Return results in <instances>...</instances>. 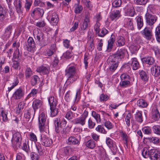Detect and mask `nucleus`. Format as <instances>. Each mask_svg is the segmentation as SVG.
Masks as SVG:
<instances>
[{
  "instance_id": "nucleus-57",
  "label": "nucleus",
  "mask_w": 160,
  "mask_h": 160,
  "mask_svg": "<svg viewBox=\"0 0 160 160\" xmlns=\"http://www.w3.org/2000/svg\"><path fill=\"white\" fill-rule=\"evenodd\" d=\"M95 123L94 122L93 120L90 118L88 121V127L90 129L93 128L95 125Z\"/></svg>"
},
{
  "instance_id": "nucleus-54",
  "label": "nucleus",
  "mask_w": 160,
  "mask_h": 160,
  "mask_svg": "<svg viewBox=\"0 0 160 160\" xmlns=\"http://www.w3.org/2000/svg\"><path fill=\"white\" fill-rule=\"evenodd\" d=\"M83 9L82 7L79 5H76L75 9L74 12L76 14L80 13L82 11Z\"/></svg>"
},
{
  "instance_id": "nucleus-41",
  "label": "nucleus",
  "mask_w": 160,
  "mask_h": 160,
  "mask_svg": "<svg viewBox=\"0 0 160 160\" xmlns=\"http://www.w3.org/2000/svg\"><path fill=\"white\" fill-rule=\"evenodd\" d=\"M155 35L157 41L160 42V26H158L155 29Z\"/></svg>"
},
{
  "instance_id": "nucleus-22",
  "label": "nucleus",
  "mask_w": 160,
  "mask_h": 160,
  "mask_svg": "<svg viewBox=\"0 0 160 160\" xmlns=\"http://www.w3.org/2000/svg\"><path fill=\"white\" fill-rule=\"evenodd\" d=\"M129 63L130 64L134 70H136L140 67V65L137 59L136 58H132L129 61Z\"/></svg>"
},
{
  "instance_id": "nucleus-21",
  "label": "nucleus",
  "mask_w": 160,
  "mask_h": 160,
  "mask_svg": "<svg viewBox=\"0 0 160 160\" xmlns=\"http://www.w3.org/2000/svg\"><path fill=\"white\" fill-rule=\"evenodd\" d=\"M44 13L43 10L40 8H38L34 9L31 15L32 17L37 16L38 17H42Z\"/></svg>"
},
{
  "instance_id": "nucleus-37",
  "label": "nucleus",
  "mask_w": 160,
  "mask_h": 160,
  "mask_svg": "<svg viewBox=\"0 0 160 160\" xmlns=\"http://www.w3.org/2000/svg\"><path fill=\"white\" fill-rule=\"evenodd\" d=\"M125 20L126 22L125 23L126 27L130 29H132L133 28L132 20L130 18H127L125 19Z\"/></svg>"
},
{
  "instance_id": "nucleus-2",
  "label": "nucleus",
  "mask_w": 160,
  "mask_h": 160,
  "mask_svg": "<svg viewBox=\"0 0 160 160\" xmlns=\"http://www.w3.org/2000/svg\"><path fill=\"white\" fill-rule=\"evenodd\" d=\"M29 139L32 142H33L35 144V147L38 152L39 154L42 155L44 154L45 150L42 147L40 143L37 142V138L36 136L33 133L31 132L29 134Z\"/></svg>"
},
{
  "instance_id": "nucleus-1",
  "label": "nucleus",
  "mask_w": 160,
  "mask_h": 160,
  "mask_svg": "<svg viewBox=\"0 0 160 160\" xmlns=\"http://www.w3.org/2000/svg\"><path fill=\"white\" fill-rule=\"evenodd\" d=\"M66 75L68 78L66 83L67 85L72 84L78 78V76L76 74L75 68L74 67L71 66L69 68Z\"/></svg>"
},
{
  "instance_id": "nucleus-25",
  "label": "nucleus",
  "mask_w": 160,
  "mask_h": 160,
  "mask_svg": "<svg viewBox=\"0 0 160 160\" xmlns=\"http://www.w3.org/2000/svg\"><path fill=\"white\" fill-rule=\"evenodd\" d=\"M42 104V101L39 99H35L33 101L32 106L34 112L41 106Z\"/></svg>"
},
{
  "instance_id": "nucleus-56",
  "label": "nucleus",
  "mask_w": 160,
  "mask_h": 160,
  "mask_svg": "<svg viewBox=\"0 0 160 160\" xmlns=\"http://www.w3.org/2000/svg\"><path fill=\"white\" fill-rule=\"evenodd\" d=\"M72 55V52L71 50L70 51H67L63 54V57L67 59L71 58Z\"/></svg>"
},
{
  "instance_id": "nucleus-7",
  "label": "nucleus",
  "mask_w": 160,
  "mask_h": 160,
  "mask_svg": "<svg viewBox=\"0 0 160 160\" xmlns=\"http://www.w3.org/2000/svg\"><path fill=\"white\" fill-rule=\"evenodd\" d=\"M113 57L110 56L108 60L109 70L112 72H114L116 69L118 65L119 61L115 59Z\"/></svg>"
},
{
  "instance_id": "nucleus-24",
  "label": "nucleus",
  "mask_w": 160,
  "mask_h": 160,
  "mask_svg": "<svg viewBox=\"0 0 160 160\" xmlns=\"http://www.w3.org/2000/svg\"><path fill=\"white\" fill-rule=\"evenodd\" d=\"M152 147L147 146L144 147L142 152V155L143 157L145 158H147L150 157V149H152Z\"/></svg>"
},
{
  "instance_id": "nucleus-10",
  "label": "nucleus",
  "mask_w": 160,
  "mask_h": 160,
  "mask_svg": "<svg viewBox=\"0 0 160 160\" xmlns=\"http://www.w3.org/2000/svg\"><path fill=\"white\" fill-rule=\"evenodd\" d=\"M127 53V52L126 49L122 48L118 50L115 54L111 56L113 57L115 59L119 61L122 58H123Z\"/></svg>"
},
{
  "instance_id": "nucleus-19",
  "label": "nucleus",
  "mask_w": 160,
  "mask_h": 160,
  "mask_svg": "<svg viewBox=\"0 0 160 160\" xmlns=\"http://www.w3.org/2000/svg\"><path fill=\"white\" fill-rule=\"evenodd\" d=\"M13 4L16 7L17 12L19 15L21 14L22 13L21 0H14Z\"/></svg>"
},
{
  "instance_id": "nucleus-8",
  "label": "nucleus",
  "mask_w": 160,
  "mask_h": 160,
  "mask_svg": "<svg viewBox=\"0 0 160 160\" xmlns=\"http://www.w3.org/2000/svg\"><path fill=\"white\" fill-rule=\"evenodd\" d=\"M107 145L111 150L113 155H115L118 150L116 142L109 137H107L106 139Z\"/></svg>"
},
{
  "instance_id": "nucleus-23",
  "label": "nucleus",
  "mask_w": 160,
  "mask_h": 160,
  "mask_svg": "<svg viewBox=\"0 0 160 160\" xmlns=\"http://www.w3.org/2000/svg\"><path fill=\"white\" fill-rule=\"evenodd\" d=\"M142 61L143 63L151 66L153 64L155 61L154 58L152 57H145L142 59Z\"/></svg>"
},
{
  "instance_id": "nucleus-39",
  "label": "nucleus",
  "mask_w": 160,
  "mask_h": 160,
  "mask_svg": "<svg viewBox=\"0 0 160 160\" xmlns=\"http://www.w3.org/2000/svg\"><path fill=\"white\" fill-rule=\"evenodd\" d=\"M117 42V43L116 44L117 46L120 47L124 45L125 41L123 37L120 36L118 38Z\"/></svg>"
},
{
  "instance_id": "nucleus-15",
  "label": "nucleus",
  "mask_w": 160,
  "mask_h": 160,
  "mask_svg": "<svg viewBox=\"0 0 160 160\" xmlns=\"http://www.w3.org/2000/svg\"><path fill=\"white\" fill-rule=\"evenodd\" d=\"M90 15L89 13L85 15V18L81 25V28L82 30H85L90 25Z\"/></svg>"
},
{
  "instance_id": "nucleus-12",
  "label": "nucleus",
  "mask_w": 160,
  "mask_h": 160,
  "mask_svg": "<svg viewBox=\"0 0 160 160\" xmlns=\"http://www.w3.org/2000/svg\"><path fill=\"white\" fill-rule=\"evenodd\" d=\"M41 142L42 145L46 147H49L52 143V139L45 135H42Z\"/></svg>"
},
{
  "instance_id": "nucleus-33",
  "label": "nucleus",
  "mask_w": 160,
  "mask_h": 160,
  "mask_svg": "<svg viewBox=\"0 0 160 160\" xmlns=\"http://www.w3.org/2000/svg\"><path fill=\"white\" fill-rule=\"evenodd\" d=\"M137 104L139 107L143 108L147 107L148 105L147 102L143 99H139L138 100Z\"/></svg>"
},
{
  "instance_id": "nucleus-4",
  "label": "nucleus",
  "mask_w": 160,
  "mask_h": 160,
  "mask_svg": "<svg viewBox=\"0 0 160 160\" xmlns=\"http://www.w3.org/2000/svg\"><path fill=\"white\" fill-rule=\"evenodd\" d=\"M88 111L85 110L83 113L80 117L77 118L73 120L74 124L84 126L86 123V120L88 116Z\"/></svg>"
},
{
  "instance_id": "nucleus-30",
  "label": "nucleus",
  "mask_w": 160,
  "mask_h": 160,
  "mask_svg": "<svg viewBox=\"0 0 160 160\" xmlns=\"http://www.w3.org/2000/svg\"><path fill=\"white\" fill-rule=\"evenodd\" d=\"M139 75L141 80L146 83L148 79V76L146 72L143 71H141L139 72Z\"/></svg>"
},
{
  "instance_id": "nucleus-17",
  "label": "nucleus",
  "mask_w": 160,
  "mask_h": 160,
  "mask_svg": "<svg viewBox=\"0 0 160 160\" xmlns=\"http://www.w3.org/2000/svg\"><path fill=\"white\" fill-rule=\"evenodd\" d=\"M151 74L155 77H158L160 75V67L156 64L150 68Z\"/></svg>"
},
{
  "instance_id": "nucleus-29",
  "label": "nucleus",
  "mask_w": 160,
  "mask_h": 160,
  "mask_svg": "<svg viewBox=\"0 0 160 160\" xmlns=\"http://www.w3.org/2000/svg\"><path fill=\"white\" fill-rule=\"evenodd\" d=\"M48 100L50 107L56 106L57 104V101L56 98L53 96H50L48 98Z\"/></svg>"
},
{
  "instance_id": "nucleus-38",
  "label": "nucleus",
  "mask_w": 160,
  "mask_h": 160,
  "mask_svg": "<svg viewBox=\"0 0 160 160\" xmlns=\"http://www.w3.org/2000/svg\"><path fill=\"white\" fill-rule=\"evenodd\" d=\"M56 106L50 107V115L52 117H54L56 116L58 113V110Z\"/></svg>"
},
{
  "instance_id": "nucleus-6",
  "label": "nucleus",
  "mask_w": 160,
  "mask_h": 160,
  "mask_svg": "<svg viewBox=\"0 0 160 160\" xmlns=\"http://www.w3.org/2000/svg\"><path fill=\"white\" fill-rule=\"evenodd\" d=\"M145 18L146 23L149 26L153 25L157 20V16L150 13L148 9L145 14Z\"/></svg>"
},
{
  "instance_id": "nucleus-51",
  "label": "nucleus",
  "mask_w": 160,
  "mask_h": 160,
  "mask_svg": "<svg viewBox=\"0 0 160 160\" xmlns=\"http://www.w3.org/2000/svg\"><path fill=\"white\" fill-rule=\"evenodd\" d=\"M81 91V90L80 88L77 89L75 97L73 101L74 103H77L79 101L80 99L79 95Z\"/></svg>"
},
{
  "instance_id": "nucleus-14",
  "label": "nucleus",
  "mask_w": 160,
  "mask_h": 160,
  "mask_svg": "<svg viewBox=\"0 0 160 160\" xmlns=\"http://www.w3.org/2000/svg\"><path fill=\"white\" fill-rule=\"evenodd\" d=\"M13 30V26L11 24L7 26L4 29V32L3 34L2 38L4 39H8L11 35Z\"/></svg>"
},
{
  "instance_id": "nucleus-61",
  "label": "nucleus",
  "mask_w": 160,
  "mask_h": 160,
  "mask_svg": "<svg viewBox=\"0 0 160 160\" xmlns=\"http://www.w3.org/2000/svg\"><path fill=\"white\" fill-rule=\"evenodd\" d=\"M108 30L105 28L102 29L101 32H100L98 34V36L103 37L106 34L108 33Z\"/></svg>"
},
{
  "instance_id": "nucleus-26",
  "label": "nucleus",
  "mask_w": 160,
  "mask_h": 160,
  "mask_svg": "<svg viewBox=\"0 0 160 160\" xmlns=\"http://www.w3.org/2000/svg\"><path fill=\"white\" fill-rule=\"evenodd\" d=\"M152 117L155 121H158L160 118V113L158 109L156 108L152 109Z\"/></svg>"
},
{
  "instance_id": "nucleus-45",
  "label": "nucleus",
  "mask_w": 160,
  "mask_h": 160,
  "mask_svg": "<svg viewBox=\"0 0 160 160\" xmlns=\"http://www.w3.org/2000/svg\"><path fill=\"white\" fill-rule=\"evenodd\" d=\"M32 71L29 68H27L25 72L26 78H29L33 74Z\"/></svg>"
},
{
  "instance_id": "nucleus-44",
  "label": "nucleus",
  "mask_w": 160,
  "mask_h": 160,
  "mask_svg": "<svg viewBox=\"0 0 160 160\" xmlns=\"http://www.w3.org/2000/svg\"><path fill=\"white\" fill-rule=\"evenodd\" d=\"M39 78L37 75H34L32 78L31 80V84L32 86L36 85L39 82Z\"/></svg>"
},
{
  "instance_id": "nucleus-20",
  "label": "nucleus",
  "mask_w": 160,
  "mask_h": 160,
  "mask_svg": "<svg viewBox=\"0 0 160 160\" xmlns=\"http://www.w3.org/2000/svg\"><path fill=\"white\" fill-rule=\"evenodd\" d=\"M33 35L35 38L39 41H42L44 39L43 34L40 30H35L33 32Z\"/></svg>"
},
{
  "instance_id": "nucleus-63",
  "label": "nucleus",
  "mask_w": 160,
  "mask_h": 160,
  "mask_svg": "<svg viewBox=\"0 0 160 160\" xmlns=\"http://www.w3.org/2000/svg\"><path fill=\"white\" fill-rule=\"evenodd\" d=\"M104 125L108 129L112 128L113 127L112 124L109 121H106L104 122Z\"/></svg>"
},
{
  "instance_id": "nucleus-49",
  "label": "nucleus",
  "mask_w": 160,
  "mask_h": 160,
  "mask_svg": "<svg viewBox=\"0 0 160 160\" xmlns=\"http://www.w3.org/2000/svg\"><path fill=\"white\" fill-rule=\"evenodd\" d=\"M142 130L143 132L146 134H150L152 132L151 128L148 126L143 127Z\"/></svg>"
},
{
  "instance_id": "nucleus-28",
  "label": "nucleus",
  "mask_w": 160,
  "mask_h": 160,
  "mask_svg": "<svg viewBox=\"0 0 160 160\" xmlns=\"http://www.w3.org/2000/svg\"><path fill=\"white\" fill-rule=\"evenodd\" d=\"M50 70V68L48 66H43L39 67L37 68V71L39 72H42L45 74L48 73Z\"/></svg>"
},
{
  "instance_id": "nucleus-27",
  "label": "nucleus",
  "mask_w": 160,
  "mask_h": 160,
  "mask_svg": "<svg viewBox=\"0 0 160 160\" xmlns=\"http://www.w3.org/2000/svg\"><path fill=\"white\" fill-rule=\"evenodd\" d=\"M35 47V44L32 38L29 37L28 40V50L31 51Z\"/></svg>"
},
{
  "instance_id": "nucleus-31",
  "label": "nucleus",
  "mask_w": 160,
  "mask_h": 160,
  "mask_svg": "<svg viewBox=\"0 0 160 160\" xmlns=\"http://www.w3.org/2000/svg\"><path fill=\"white\" fill-rule=\"evenodd\" d=\"M67 143L70 145L78 144L79 141L75 137H70L68 139Z\"/></svg>"
},
{
  "instance_id": "nucleus-59",
  "label": "nucleus",
  "mask_w": 160,
  "mask_h": 160,
  "mask_svg": "<svg viewBox=\"0 0 160 160\" xmlns=\"http://www.w3.org/2000/svg\"><path fill=\"white\" fill-rule=\"evenodd\" d=\"M154 132L158 135H160V126L158 125H155L153 127Z\"/></svg>"
},
{
  "instance_id": "nucleus-50",
  "label": "nucleus",
  "mask_w": 160,
  "mask_h": 160,
  "mask_svg": "<svg viewBox=\"0 0 160 160\" xmlns=\"http://www.w3.org/2000/svg\"><path fill=\"white\" fill-rule=\"evenodd\" d=\"M121 137L122 138L123 140L125 141V144L127 145L128 142L129 140V137L126 133L123 132H121Z\"/></svg>"
},
{
  "instance_id": "nucleus-9",
  "label": "nucleus",
  "mask_w": 160,
  "mask_h": 160,
  "mask_svg": "<svg viewBox=\"0 0 160 160\" xmlns=\"http://www.w3.org/2000/svg\"><path fill=\"white\" fill-rule=\"evenodd\" d=\"M48 17L50 20V22L53 25H56L58 22V16L54 11H50L48 13Z\"/></svg>"
},
{
  "instance_id": "nucleus-34",
  "label": "nucleus",
  "mask_w": 160,
  "mask_h": 160,
  "mask_svg": "<svg viewBox=\"0 0 160 160\" xmlns=\"http://www.w3.org/2000/svg\"><path fill=\"white\" fill-rule=\"evenodd\" d=\"M135 118L138 122L141 123L143 121L142 112L138 111L135 114Z\"/></svg>"
},
{
  "instance_id": "nucleus-60",
  "label": "nucleus",
  "mask_w": 160,
  "mask_h": 160,
  "mask_svg": "<svg viewBox=\"0 0 160 160\" xmlns=\"http://www.w3.org/2000/svg\"><path fill=\"white\" fill-rule=\"evenodd\" d=\"M31 160H39L40 157L39 155L35 152H32L31 154Z\"/></svg>"
},
{
  "instance_id": "nucleus-58",
  "label": "nucleus",
  "mask_w": 160,
  "mask_h": 160,
  "mask_svg": "<svg viewBox=\"0 0 160 160\" xmlns=\"http://www.w3.org/2000/svg\"><path fill=\"white\" fill-rule=\"evenodd\" d=\"M121 3V0H115L112 2V5L113 7L117 8L120 6Z\"/></svg>"
},
{
  "instance_id": "nucleus-18",
  "label": "nucleus",
  "mask_w": 160,
  "mask_h": 160,
  "mask_svg": "<svg viewBox=\"0 0 160 160\" xmlns=\"http://www.w3.org/2000/svg\"><path fill=\"white\" fill-rule=\"evenodd\" d=\"M142 34L145 38L149 40L152 36V31L149 28L146 27L142 31Z\"/></svg>"
},
{
  "instance_id": "nucleus-47",
  "label": "nucleus",
  "mask_w": 160,
  "mask_h": 160,
  "mask_svg": "<svg viewBox=\"0 0 160 160\" xmlns=\"http://www.w3.org/2000/svg\"><path fill=\"white\" fill-rule=\"evenodd\" d=\"M86 145L87 147L92 149L95 147V142L92 140H90L87 142Z\"/></svg>"
},
{
  "instance_id": "nucleus-5",
  "label": "nucleus",
  "mask_w": 160,
  "mask_h": 160,
  "mask_svg": "<svg viewBox=\"0 0 160 160\" xmlns=\"http://www.w3.org/2000/svg\"><path fill=\"white\" fill-rule=\"evenodd\" d=\"M47 117V113L45 111L43 112L40 111L38 117V122L39 128L41 131L43 129Z\"/></svg>"
},
{
  "instance_id": "nucleus-32",
  "label": "nucleus",
  "mask_w": 160,
  "mask_h": 160,
  "mask_svg": "<svg viewBox=\"0 0 160 160\" xmlns=\"http://www.w3.org/2000/svg\"><path fill=\"white\" fill-rule=\"evenodd\" d=\"M112 20L117 19L120 17V12L119 10H116L113 12L110 16Z\"/></svg>"
},
{
  "instance_id": "nucleus-48",
  "label": "nucleus",
  "mask_w": 160,
  "mask_h": 160,
  "mask_svg": "<svg viewBox=\"0 0 160 160\" xmlns=\"http://www.w3.org/2000/svg\"><path fill=\"white\" fill-rule=\"evenodd\" d=\"M60 124L59 123V121H57L56 122V125L58 127H65L66 124L67 122L63 118H61V119H60Z\"/></svg>"
},
{
  "instance_id": "nucleus-64",
  "label": "nucleus",
  "mask_w": 160,
  "mask_h": 160,
  "mask_svg": "<svg viewBox=\"0 0 160 160\" xmlns=\"http://www.w3.org/2000/svg\"><path fill=\"white\" fill-rule=\"evenodd\" d=\"M109 98L108 96L107 95L101 94L100 96V100L101 101H106Z\"/></svg>"
},
{
  "instance_id": "nucleus-46",
  "label": "nucleus",
  "mask_w": 160,
  "mask_h": 160,
  "mask_svg": "<svg viewBox=\"0 0 160 160\" xmlns=\"http://www.w3.org/2000/svg\"><path fill=\"white\" fill-rule=\"evenodd\" d=\"M96 130L98 132L106 134L107 133V131L102 126L99 125L96 128Z\"/></svg>"
},
{
  "instance_id": "nucleus-52",
  "label": "nucleus",
  "mask_w": 160,
  "mask_h": 160,
  "mask_svg": "<svg viewBox=\"0 0 160 160\" xmlns=\"http://www.w3.org/2000/svg\"><path fill=\"white\" fill-rule=\"evenodd\" d=\"M0 111H1V115L2 118L4 122H6L8 120L7 113L3 111L2 108L0 109Z\"/></svg>"
},
{
  "instance_id": "nucleus-13",
  "label": "nucleus",
  "mask_w": 160,
  "mask_h": 160,
  "mask_svg": "<svg viewBox=\"0 0 160 160\" xmlns=\"http://www.w3.org/2000/svg\"><path fill=\"white\" fill-rule=\"evenodd\" d=\"M24 95V91L20 88L16 89L13 94L12 98L15 99H19L23 97Z\"/></svg>"
},
{
  "instance_id": "nucleus-55",
  "label": "nucleus",
  "mask_w": 160,
  "mask_h": 160,
  "mask_svg": "<svg viewBox=\"0 0 160 160\" xmlns=\"http://www.w3.org/2000/svg\"><path fill=\"white\" fill-rule=\"evenodd\" d=\"M120 85L123 87H127L130 86V82L129 81H122L120 83Z\"/></svg>"
},
{
  "instance_id": "nucleus-3",
  "label": "nucleus",
  "mask_w": 160,
  "mask_h": 160,
  "mask_svg": "<svg viewBox=\"0 0 160 160\" xmlns=\"http://www.w3.org/2000/svg\"><path fill=\"white\" fill-rule=\"evenodd\" d=\"M12 133V137L11 139L12 145L15 148L19 147L21 145L22 139L21 134L18 132H13Z\"/></svg>"
},
{
  "instance_id": "nucleus-40",
  "label": "nucleus",
  "mask_w": 160,
  "mask_h": 160,
  "mask_svg": "<svg viewBox=\"0 0 160 160\" xmlns=\"http://www.w3.org/2000/svg\"><path fill=\"white\" fill-rule=\"evenodd\" d=\"M92 116L95 119L97 123H98L101 122V118L100 115L95 111H92Z\"/></svg>"
},
{
  "instance_id": "nucleus-11",
  "label": "nucleus",
  "mask_w": 160,
  "mask_h": 160,
  "mask_svg": "<svg viewBox=\"0 0 160 160\" xmlns=\"http://www.w3.org/2000/svg\"><path fill=\"white\" fill-rule=\"evenodd\" d=\"M150 158L152 160H160V152L157 149L152 148L150 149Z\"/></svg>"
},
{
  "instance_id": "nucleus-42",
  "label": "nucleus",
  "mask_w": 160,
  "mask_h": 160,
  "mask_svg": "<svg viewBox=\"0 0 160 160\" xmlns=\"http://www.w3.org/2000/svg\"><path fill=\"white\" fill-rule=\"evenodd\" d=\"M6 17V10L2 7L0 6V19L4 20Z\"/></svg>"
},
{
  "instance_id": "nucleus-62",
  "label": "nucleus",
  "mask_w": 160,
  "mask_h": 160,
  "mask_svg": "<svg viewBox=\"0 0 160 160\" xmlns=\"http://www.w3.org/2000/svg\"><path fill=\"white\" fill-rule=\"evenodd\" d=\"M81 2L88 8H90L91 2L89 0H82Z\"/></svg>"
},
{
  "instance_id": "nucleus-16",
  "label": "nucleus",
  "mask_w": 160,
  "mask_h": 160,
  "mask_svg": "<svg viewBox=\"0 0 160 160\" xmlns=\"http://www.w3.org/2000/svg\"><path fill=\"white\" fill-rule=\"evenodd\" d=\"M125 10L127 15L131 17L134 16L135 13L134 9L131 4H129L125 7Z\"/></svg>"
},
{
  "instance_id": "nucleus-43",
  "label": "nucleus",
  "mask_w": 160,
  "mask_h": 160,
  "mask_svg": "<svg viewBox=\"0 0 160 160\" xmlns=\"http://www.w3.org/2000/svg\"><path fill=\"white\" fill-rule=\"evenodd\" d=\"M147 139L150 142L154 144H157L159 143V139L156 137H152L147 138Z\"/></svg>"
},
{
  "instance_id": "nucleus-53",
  "label": "nucleus",
  "mask_w": 160,
  "mask_h": 160,
  "mask_svg": "<svg viewBox=\"0 0 160 160\" xmlns=\"http://www.w3.org/2000/svg\"><path fill=\"white\" fill-rule=\"evenodd\" d=\"M131 118V115L128 113L125 118V121L127 127H128L130 125V119Z\"/></svg>"
},
{
  "instance_id": "nucleus-35",
  "label": "nucleus",
  "mask_w": 160,
  "mask_h": 160,
  "mask_svg": "<svg viewBox=\"0 0 160 160\" xmlns=\"http://www.w3.org/2000/svg\"><path fill=\"white\" fill-rule=\"evenodd\" d=\"M115 41V36L114 35H111L110 39L108 40V43L107 47L108 49H111L112 48Z\"/></svg>"
},
{
  "instance_id": "nucleus-36",
  "label": "nucleus",
  "mask_w": 160,
  "mask_h": 160,
  "mask_svg": "<svg viewBox=\"0 0 160 160\" xmlns=\"http://www.w3.org/2000/svg\"><path fill=\"white\" fill-rule=\"evenodd\" d=\"M138 28L140 29L143 26V21L142 17L138 16L136 17Z\"/></svg>"
}]
</instances>
